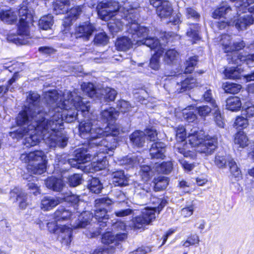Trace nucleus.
<instances>
[{"mask_svg": "<svg viewBox=\"0 0 254 254\" xmlns=\"http://www.w3.org/2000/svg\"><path fill=\"white\" fill-rule=\"evenodd\" d=\"M44 99L47 104V109L41 106L40 96L37 93L30 91L28 95V101L33 106L35 111H28V115L33 116L36 123L30 125L32 129L38 127V129L48 132L53 131L55 136L63 135L67 137L60 131L64 128L63 121L71 123L75 120L80 122L82 117L89 114V106L84 101L76 91H65L58 102L59 94L55 90L44 93Z\"/></svg>", "mask_w": 254, "mask_h": 254, "instance_id": "f257e3e1", "label": "nucleus"}, {"mask_svg": "<svg viewBox=\"0 0 254 254\" xmlns=\"http://www.w3.org/2000/svg\"><path fill=\"white\" fill-rule=\"evenodd\" d=\"M30 103L28 101V96L26 99V104L24 106L16 118L17 125L20 126L15 132H11V136L17 139L22 138L24 135H27L23 142L26 147H30L37 145L42 139L48 142L51 147L64 148L67 144L68 137L65 136H55L53 132L49 131L44 132L38 129V127L32 129L30 125L36 123V120L33 118V116L28 115V111H37L34 103L30 106Z\"/></svg>", "mask_w": 254, "mask_h": 254, "instance_id": "f03ea898", "label": "nucleus"}, {"mask_svg": "<svg viewBox=\"0 0 254 254\" xmlns=\"http://www.w3.org/2000/svg\"><path fill=\"white\" fill-rule=\"evenodd\" d=\"M186 128L183 126H179L176 130V138L178 142L175 146V152L182 154L185 157L194 158L195 152L189 149V145L196 147V151L206 155L211 154L217 147V139L215 137L204 135V131L199 130L194 127L189 132V144L186 141Z\"/></svg>", "mask_w": 254, "mask_h": 254, "instance_id": "7ed1b4c3", "label": "nucleus"}, {"mask_svg": "<svg viewBox=\"0 0 254 254\" xmlns=\"http://www.w3.org/2000/svg\"><path fill=\"white\" fill-rule=\"evenodd\" d=\"M87 116H88V114L82 117L78 122L80 136L87 139L91 147L94 144L104 146L105 148H101L100 150L102 149L103 151H106L107 153L111 154L110 151L112 152L117 146L118 141L116 136L118 134V131L117 129H113L112 132H110L113 135L110 136L108 130H104L103 128L100 127H94L91 121L88 119Z\"/></svg>", "mask_w": 254, "mask_h": 254, "instance_id": "20e7f679", "label": "nucleus"}, {"mask_svg": "<svg viewBox=\"0 0 254 254\" xmlns=\"http://www.w3.org/2000/svg\"><path fill=\"white\" fill-rule=\"evenodd\" d=\"M123 19H119L117 23L110 22L108 26L110 31L113 33L121 31L124 26H126L127 31L130 35L133 42L140 45L142 39H144L148 33L147 27L140 26L137 20L139 14L137 9L130 8L127 10L123 15Z\"/></svg>", "mask_w": 254, "mask_h": 254, "instance_id": "39448f33", "label": "nucleus"}, {"mask_svg": "<svg viewBox=\"0 0 254 254\" xmlns=\"http://www.w3.org/2000/svg\"><path fill=\"white\" fill-rule=\"evenodd\" d=\"M34 11L23 4L19 9V20L18 25L17 34H9L7 40L16 45H26L30 38L29 24L33 21Z\"/></svg>", "mask_w": 254, "mask_h": 254, "instance_id": "423d86ee", "label": "nucleus"}, {"mask_svg": "<svg viewBox=\"0 0 254 254\" xmlns=\"http://www.w3.org/2000/svg\"><path fill=\"white\" fill-rule=\"evenodd\" d=\"M94 214L90 211H83L80 213L75 223L72 225L74 229L85 228L91 222L93 223H97L99 228L102 230V228L107 225L109 218L107 211L95 208ZM102 233L101 230L99 232Z\"/></svg>", "mask_w": 254, "mask_h": 254, "instance_id": "0eeeda50", "label": "nucleus"}, {"mask_svg": "<svg viewBox=\"0 0 254 254\" xmlns=\"http://www.w3.org/2000/svg\"><path fill=\"white\" fill-rule=\"evenodd\" d=\"M227 61L229 63L237 64L236 67L227 68L224 70L225 76L230 79H240L243 69L239 65L245 64L249 67L254 66V54L242 55L235 53L232 55H227Z\"/></svg>", "mask_w": 254, "mask_h": 254, "instance_id": "6e6552de", "label": "nucleus"}, {"mask_svg": "<svg viewBox=\"0 0 254 254\" xmlns=\"http://www.w3.org/2000/svg\"><path fill=\"white\" fill-rule=\"evenodd\" d=\"M45 153L41 150H36L29 153L21 155V161L28 163L27 171L29 173L35 175H41L46 171Z\"/></svg>", "mask_w": 254, "mask_h": 254, "instance_id": "1a4fd4ad", "label": "nucleus"}, {"mask_svg": "<svg viewBox=\"0 0 254 254\" xmlns=\"http://www.w3.org/2000/svg\"><path fill=\"white\" fill-rule=\"evenodd\" d=\"M151 201L154 204V206L152 208L145 209L141 215L133 220L135 228L140 229L143 225L149 224L155 218V212L158 211L159 213L167 203L166 199L157 197L152 198Z\"/></svg>", "mask_w": 254, "mask_h": 254, "instance_id": "9d476101", "label": "nucleus"}, {"mask_svg": "<svg viewBox=\"0 0 254 254\" xmlns=\"http://www.w3.org/2000/svg\"><path fill=\"white\" fill-rule=\"evenodd\" d=\"M96 8L99 16L105 21L110 20L117 13L123 19L122 15L128 10L120 7L119 2L114 0H103L98 3Z\"/></svg>", "mask_w": 254, "mask_h": 254, "instance_id": "9b49d317", "label": "nucleus"}, {"mask_svg": "<svg viewBox=\"0 0 254 254\" xmlns=\"http://www.w3.org/2000/svg\"><path fill=\"white\" fill-rule=\"evenodd\" d=\"M69 0H56L53 3V12L56 14L67 13V16L75 20L81 14L83 5H79L69 9Z\"/></svg>", "mask_w": 254, "mask_h": 254, "instance_id": "f8f14e48", "label": "nucleus"}, {"mask_svg": "<svg viewBox=\"0 0 254 254\" xmlns=\"http://www.w3.org/2000/svg\"><path fill=\"white\" fill-rule=\"evenodd\" d=\"M91 147L89 142H88V146H84L82 147L76 149L74 151V157H76L80 163L82 164L89 162L91 160L92 157L95 158L98 156V152L104 153L106 151H103L100 150L101 148H105L104 146H99L97 144L92 145Z\"/></svg>", "mask_w": 254, "mask_h": 254, "instance_id": "ddd939ff", "label": "nucleus"}, {"mask_svg": "<svg viewBox=\"0 0 254 254\" xmlns=\"http://www.w3.org/2000/svg\"><path fill=\"white\" fill-rule=\"evenodd\" d=\"M56 221L47 223L48 230L51 233L59 234L58 240L64 246H68L71 241L72 230L71 228L65 226H59Z\"/></svg>", "mask_w": 254, "mask_h": 254, "instance_id": "4468645a", "label": "nucleus"}, {"mask_svg": "<svg viewBox=\"0 0 254 254\" xmlns=\"http://www.w3.org/2000/svg\"><path fill=\"white\" fill-rule=\"evenodd\" d=\"M119 116V112H118L115 108L113 107H110L109 109H105L102 111L100 113V118L101 121L107 123V127H106L104 130H106L109 131V133L111 132L113 129H117L118 131V134L119 131L118 129L115 128L112 123L114 122ZM110 136H112V133H109Z\"/></svg>", "mask_w": 254, "mask_h": 254, "instance_id": "2eb2a0df", "label": "nucleus"}, {"mask_svg": "<svg viewBox=\"0 0 254 254\" xmlns=\"http://www.w3.org/2000/svg\"><path fill=\"white\" fill-rule=\"evenodd\" d=\"M151 185L147 182L142 183H136L134 184V194L136 197L142 199L146 202L151 196Z\"/></svg>", "mask_w": 254, "mask_h": 254, "instance_id": "dca6fc26", "label": "nucleus"}, {"mask_svg": "<svg viewBox=\"0 0 254 254\" xmlns=\"http://www.w3.org/2000/svg\"><path fill=\"white\" fill-rule=\"evenodd\" d=\"M166 152V145L161 141H156L151 144L149 154L151 159L163 160Z\"/></svg>", "mask_w": 254, "mask_h": 254, "instance_id": "f3484780", "label": "nucleus"}, {"mask_svg": "<svg viewBox=\"0 0 254 254\" xmlns=\"http://www.w3.org/2000/svg\"><path fill=\"white\" fill-rule=\"evenodd\" d=\"M9 197L10 199H12L14 202H19V207L22 209H25L27 206V194L23 191L21 188L15 187L11 190L9 192Z\"/></svg>", "mask_w": 254, "mask_h": 254, "instance_id": "a211bd4d", "label": "nucleus"}, {"mask_svg": "<svg viewBox=\"0 0 254 254\" xmlns=\"http://www.w3.org/2000/svg\"><path fill=\"white\" fill-rule=\"evenodd\" d=\"M95 30L94 25L89 21L81 23L75 30L76 38H83L88 40Z\"/></svg>", "mask_w": 254, "mask_h": 254, "instance_id": "6ab92c4d", "label": "nucleus"}, {"mask_svg": "<svg viewBox=\"0 0 254 254\" xmlns=\"http://www.w3.org/2000/svg\"><path fill=\"white\" fill-rule=\"evenodd\" d=\"M99 91V95L97 98H99L101 103L105 104H107L110 102L114 101L117 95L116 90L108 87L101 89Z\"/></svg>", "mask_w": 254, "mask_h": 254, "instance_id": "aec40b11", "label": "nucleus"}, {"mask_svg": "<svg viewBox=\"0 0 254 254\" xmlns=\"http://www.w3.org/2000/svg\"><path fill=\"white\" fill-rule=\"evenodd\" d=\"M127 237L125 233L114 234L112 232L107 231L102 235V242L106 245L115 243L116 245L119 242L124 240Z\"/></svg>", "mask_w": 254, "mask_h": 254, "instance_id": "412c9836", "label": "nucleus"}, {"mask_svg": "<svg viewBox=\"0 0 254 254\" xmlns=\"http://www.w3.org/2000/svg\"><path fill=\"white\" fill-rule=\"evenodd\" d=\"M254 23V17L251 14L244 15L235 19L233 22L236 28L239 30H243Z\"/></svg>", "mask_w": 254, "mask_h": 254, "instance_id": "4be33fe9", "label": "nucleus"}, {"mask_svg": "<svg viewBox=\"0 0 254 254\" xmlns=\"http://www.w3.org/2000/svg\"><path fill=\"white\" fill-rule=\"evenodd\" d=\"M112 184L115 186L125 187L128 185V179L123 170H118L112 174Z\"/></svg>", "mask_w": 254, "mask_h": 254, "instance_id": "5701e85b", "label": "nucleus"}, {"mask_svg": "<svg viewBox=\"0 0 254 254\" xmlns=\"http://www.w3.org/2000/svg\"><path fill=\"white\" fill-rule=\"evenodd\" d=\"M146 138L145 133L140 130H136L129 136L131 142L133 145L138 147H141L143 146Z\"/></svg>", "mask_w": 254, "mask_h": 254, "instance_id": "b1692460", "label": "nucleus"}, {"mask_svg": "<svg viewBox=\"0 0 254 254\" xmlns=\"http://www.w3.org/2000/svg\"><path fill=\"white\" fill-rule=\"evenodd\" d=\"M45 185L49 189L55 191H61L64 187L62 179L52 176L45 181Z\"/></svg>", "mask_w": 254, "mask_h": 254, "instance_id": "393cba45", "label": "nucleus"}, {"mask_svg": "<svg viewBox=\"0 0 254 254\" xmlns=\"http://www.w3.org/2000/svg\"><path fill=\"white\" fill-rule=\"evenodd\" d=\"M61 203L60 196H45L41 200V208L44 210H49Z\"/></svg>", "mask_w": 254, "mask_h": 254, "instance_id": "a878e982", "label": "nucleus"}, {"mask_svg": "<svg viewBox=\"0 0 254 254\" xmlns=\"http://www.w3.org/2000/svg\"><path fill=\"white\" fill-rule=\"evenodd\" d=\"M156 12L161 18H167L171 16L173 12V8L170 2L164 1L163 4L156 7Z\"/></svg>", "mask_w": 254, "mask_h": 254, "instance_id": "bb28decb", "label": "nucleus"}, {"mask_svg": "<svg viewBox=\"0 0 254 254\" xmlns=\"http://www.w3.org/2000/svg\"><path fill=\"white\" fill-rule=\"evenodd\" d=\"M231 10V8L227 2L223 1L213 12L212 16L214 18H219L220 17H225L226 18V16Z\"/></svg>", "mask_w": 254, "mask_h": 254, "instance_id": "cd10ccee", "label": "nucleus"}, {"mask_svg": "<svg viewBox=\"0 0 254 254\" xmlns=\"http://www.w3.org/2000/svg\"><path fill=\"white\" fill-rule=\"evenodd\" d=\"M73 215L68 209L61 206L54 213V217L55 221H61L70 219Z\"/></svg>", "mask_w": 254, "mask_h": 254, "instance_id": "c85d7f7f", "label": "nucleus"}, {"mask_svg": "<svg viewBox=\"0 0 254 254\" xmlns=\"http://www.w3.org/2000/svg\"><path fill=\"white\" fill-rule=\"evenodd\" d=\"M131 38L123 36L118 38L116 42L115 46L118 50L126 51L129 50L133 44V40Z\"/></svg>", "mask_w": 254, "mask_h": 254, "instance_id": "c756f323", "label": "nucleus"}, {"mask_svg": "<svg viewBox=\"0 0 254 254\" xmlns=\"http://www.w3.org/2000/svg\"><path fill=\"white\" fill-rule=\"evenodd\" d=\"M222 44L223 46V49L225 52L231 53L230 55H232L236 53V51L242 50L246 46V44L244 41L241 40L236 41L233 44H231L230 43L228 44H224L222 43Z\"/></svg>", "mask_w": 254, "mask_h": 254, "instance_id": "7c9ffc66", "label": "nucleus"}, {"mask_svg": "<svg viewBox=\"0 0 254 254\" xmlns=\"http://www.w3.org/2000/svg\"><path fill=\"white\" fill-rule=\"evenodd\" d=\"M196 80L192 77H188L186 78L184 81L181 82V84L177 83L178 86L177 90L179 92H183L187 90L193 88L196 86Z\"/></svg>", "mask_w": 254, "mask_h": 254, "instance_id": "2f4dec72", "label": "nucleus"}, {"mask_svg": "<svg viewBox=\"0 0 254 254\" xmlns=\"http://www.w3.org/2000/svg\"><path fill=\"white\" fill-rule=\"evenodd\" d=\"M88 189L92 192L98 194L103 188V184L99 178L92 177L87 182Z\"/></svg>", "mask_w": 254, "mask_h": 254, "instance_id": "473e14b6", "label": "nucleus"}, {"mask_svg": "<svg viewBox=\"0 0 254 254\" xmlns=\"http://www.w3.org/2000/svg\"><path fill=\"white\" fill-rule=\"evenodd\" d=\"M199 30L200 26L198 24L195 23L190 24V27L188 29L187 35L190 39L192 43H195L196 41L200 39Z\"/></svg>", "mask_w": 254, "mask_h": 254, "instance_id": "72a5a7b5", "label": "nucleus"}, {"mask_svg": "<svg viewBox=\"0 0 254 254\" xmlns=\"http://www.w3.org/2000/svg\"><path fill=\"white\" fill-rule=\"evenodd\" d=\"M226 109L233 112L240 110L242 107L241 101L237 96L228 98L226 101Z\"/></svg>", "mask_w": 254, "mask_h": 254, "instance_id": "f704fd0d", "label": "nucleus"}, {"mask_svg": "<svg viewBox=\"0 0 254 254\" xmlns=\"http://www.w3.org/2000/svg\"><path fill=\"white\" fill-rule=\"evenodd\" d=\"M145 45L149 47L151 50H154L156 52L158 49L163 50L164 49L160 43L159 40L155 37H146L144 39H142L140 45Z\"/></svg>", "mask_w": 254, "mask_h": 254, "instance_id": "c9c22d12", "label": "nucleus"}, {"mask_svg": "<svg viewBox=\"0 0 254 254\" xmlns=\"http://www.w3.org/2000/svg\"><path fill=\"white\" fill-rule=\"evenodd\" d=\"M17 15L15 12L11 10H0V20L9 24H12L16 22Z\"/></svg>", "mask_w": 254, "mask_h": 254, "instance_id": "e433bc0d", "label": "nucleus"}, {"mask_svg": "<svg viewBox=\"0 0 254 254\" xmlns=\"http://www.w3.org/2000/svg\"><path fill=\"white\" fill-rule=\"evenodd\" d=\"M83 92L90 98H97L100 89H96L94 84L90 82L83 83L81 85Z\"/></svg>", "mask_w": 254, "mask_h": 254, "instance_id": "4c0bfd02", "label": "nucleus"}, {"mask_svg": "<svg viewBox=\"0 0 254 254\" xmlns=\"http://www.w3.org/2000/svg\"><path fill=\"white\" fill-rule=\"evenodd\" d=\"M114 150L115 149H114L112 151V152H111V151H110V153H111V154H109V155H110V156L112 155ZM100 152H98V157H101L100 160H99L98 159L96 160V157L93 158L95 159V160L96 161V162H94L92 164V167L94 168L95 171H99V170L104 169V168H105V167L107 164V160L106 159V157L103 156L102 155V154H105V153L107 154V153L105 152L104 153L102 152L101 154H100Z\"/></svg>", "mask_w": 254, "mask_h": 254, "instance_id": "58836bf2", "label": "nucleus"}, {"mask_svg": "<svg viewBox=\"0 0 254 254\" xmlns=\"http://www.w3.org/2000/svg\"><path fill=\"white\" fill-rule=\"evenodd\" d=\"M60 199L61 202L63 201L67 202L77 206V204L79 202L80 199L78 195L72 194L70 191L64 192L61 194Z\"/></svg>", "mask_w": 254, "mask_h": 254, "instance_id": "ea45409f", "label": "nucleus"}, {"mask_svg": "<svg viewBox=\"0 0 254 254\" xmlns=\"http://www.w3.org/2000/svg\"><path fill=\"white\" fill-rule=\"evenodd\" d=\"M113 201L108 197H101L95 200V208L107 211L110 210Z\"/></svg>", "mask_w": 254, "mask_h": 254, "instance_id": "a19ab883", "label": "nucleus"}, {"mask_svg": "<svg viewBox=\"0 0 254 254\" xmlns=\"http://www.w3.org/2000/svg\"><path fill=\"white\" fill-rule=\"evenodd\" d=\"M179 56L177 51L174 49L168 50L164 56V62L166 64L171 65L175 64Z\"/></svg>", "mask_w": 254, "mask_h": 254, "instance_id": "79ce46f5", "label": "nucleus"}, {"mask_svg": "<svg viewBox=\"0 0 254 254\" xmlns=\"http://www.w3.org/2000/svg\"><path fill=\"white\" fill-rule=\"evenodd\" d=\"M232 157L230 155L217 154L215 158V164L220 168H226Z\"/></svg>", "mask_w": 254, "mask_h": 254, "instance_id": "37998d69", "label": "nucleus"}, {"mask_svg": "<svg viewBox=\"0 0 254 254\" xmlns=\"http://www.w3.org/2000/svg\"><path fill=\"white\" fill-rule=\"evenodd\" d=\"M53 23V16L51 14L43 16L39 21V27L45 30L51 29Z\"/></svg>", "mask_w": 254, "mask_h": 254, "instance_id": "c03bdc74", "label": "nucleus"}, {"mask_svg": "<svg viewBox=\"0 0 254 254\" xmlns=\"http://www.w3.org/2000/svg\"><path fill=\"white\" fill-rule=\"evenodd\" d=\"M233 1H236L235 7L237 8V12H246L248 10L250 4L254 3V0H230Z\"/></svg>", "mask_w": 254, "mask_h": 254, "instance_id": "a18cd8bd", "label": "nucleus"}, {"mask_svg": "<svg viewBox=\"0 0 254 254\" xmlns=\"http://www.w3.org/2000/svg\"><path fill=\"white\" fill-rule=\"evenodd\" d=\"M19 77V75L18 73L17 72H15L11 78L8 80L6 86H0V96H1L3 94L6 93L8 90L12 92L14 90V88L11 87V86L15 82Z\"/></svg>", "mask_w": 254, "mask_h": 254, "instance_id": "49530a36", "label": "nucleus"}, {"mask_svg": "<svg viewBox=\"0 0 254 254\" xmlns=\"http://www.w3.org/2000/svg\"><path fill=\"white\" fill-rule=\"evenodd\" d=\"M163 50L159 49L154 53L150 60L149 65L151 68L158 70L160 67V58L162 55Z\"/></svg>", "mask_w": 254, "mask_h": 254, "instance_id": "de8ad7c7", "label": "nucleus"}, {"mask_svg": "<svg viewBox=\"0 0 254 254\" xmlns=\"http://www.w3.org/2000/svg\"><path fill=\"white\" fill-rule=\"evenodd\" d=\"M153 183L154 191H159L164 190L167 188L168 185V181L167 178L160 177L157 179H155Z\"/></svg>", "mask_w": 254, "mask_h": 254, "instance_id": "09e8293b", "label": "nucleus"}, {"mask_svg": "<svg viewBox=\"0 0 254 254\" xmlns=\"http://www.w3.org/2000/svg\"><path fill=\"white\" fill-rule=\"evenodd\" d=\"M173 169V164L171 162H163L161 164L155 163V169L158 173L168 174Z\"/></svg>", "mask_w": 254, "mask_h": 254, "instance_id": "8fccbe9b", "label": "nucleus"}, {"mask_svg": "<svg viewBox=\"0 0 254 254\" xmlns=\"http://www.w3.org/2000/svg\"><path fill=\"white\" fill-rule=\"evenodd\" d=\"M234 142L239 147L244 148L248 145V138L243 131H239L235 134Z\"/></svg>", "mask_w": 254, "mask_h": 254, "instance_id": "3c124183", "label": "nucleus"}, {"mask_svg": "<svg viewBox=\"0 0 254 254\" xmlns=\"http://www.w3.org/2000/svg\"><path fill=\"white\" fill-rule=\"evenodd\" d=\"M197 62V56H194L189 58L186 62L185 73H190L192 72L193 71L194 67L196 65Z\"/></svg>", "mask_w": 254, "mask_h": 254, "instance_id": "603ef678", "label": "nucleus"}, {"mask_svg": "<svg viewBox=\"0 0 254 254\" xmlns=\"http://www.w3.org/2000/svg\"><path fill=\"white\" fill-rule=\"evenodd\" d=\"M241 88L240 84L232 82H228L223 85L224 90L226 92L234 94L238 93Z\"/></svg>", "mask_w": 254, "mask_h": 254, "instance_id": "864d4df0", "label": "nucleus"}, {"mask_svg": "<svg viewBox=\"0 0 254 254\" xmlns=\"http://www.w3.org/2000/svg\"><path fill=\"white\" fill-rule=\"evenodd\" d=\"M140 175L142 179L145 182L153 175V171L149 166L144 165L141 167Z\"/></svg>", "mask_w": 254, "mask_h": 254, "instance_id": "5fc2aeb1", "label": "nucleus"}, {"mask_svg": "<svg viewBox=\"0 0 254 254\" xmlns=\"http://www.w3.org/2000/svg\"><path fill=\"white\" fill-rule=\"evenodd\" d=\"M35 177H34L32 176L31 175H30L29 177H26L25 176L23 177V178L26 180H28V183L27 184V186L28 187V189L30 190L35 195H37L38 194H40V189L39 186L37 184H35V183H33L31 181H34V178Z\"/></svg>", "mask_w": 254, "mask_h": 254, "instance_id": "6e6d98bb", "label": "nucleus"}, {"mask_svg": "<svg viewBox=\"0 0 254 254\" xmlns=\"http://www.w3.org/2000/svg\"><path fill=\"white\" fill-rule=\"evenodd\" d=\"M68 181L70 186L76 187L81 184L83 181L82 176L80 174H74L69 177Z\"/></svg>", "mask_w": 254, "mask_h": 254, "instance_id": "4d7b16f0", "label": "nucleus"}, {"mask_svg": "<svg viewBox=\"0 0 254 254\" xmlns=\"http://www.w3.org/2000/svg\"><path fill=\"white\" fill-rule=\"evenodd\" d=\"M108 37L105 32H101L95 36L94 42L96 45H105L108 43Z\"/></svg>", "mask_w": 254, "mask_h": 254, "instance_id": "13d9d810", "label": "nucleus"}, {"mask_svg": "<svg viewBox=\"0 0 254 254\" xmlns=\"http://www.w3.org/2000/svg\"><path fill=\"white\" fill-rule=\"evenodd\" d=\"M185 14L188 19H192L196 21H198L200 17L199 13L192 7L186 8Z\"/></svg>", "mask_w": 254, "mask_h": 254, "instance_id": "bf43d9fd", "label": "nucleus"}, {"mask_svg": "<svg viewBox=\"0 0 254 254\" xmlns=\"http://www.w3.org/2000/svg\"><path fill=\"white\" fill-rule=\"evenodd\" d=\"M228 165L231 174L235 177H239L241 175V171L240 168L238 167L236 162L232 157L229 161Z\"/></svg>", "mask_w": 254, "mask_h": 254, "instance_id": "052dcab7", "label": "nucleus"}, {"mask_svg": "<svg viewBox=\"0 0 254 254\" xmlns=\"http://www.w3.org/2000/svg\"><path fill=\"white\" fill-rule=\"evenodd\" d=\"M202 99L205 102L210 104L214 109L217 108V105L215 100L212 98L211 90L210 89L207 90L202 95Z\"/></svg>", "mask_w": 254, "mask_h": 254, "instance_id": "680f3d73", "label": "nucleus"}, {"mask_svg": "<svg viewBox=\"0 0 254 254\" xmlns=\"http://www.w3.org/2000/svg\"><path fill=\"white\" fill-rule=\"evenodd\" d=\"M146 135L150 141L154 142L157 139L156 129L153 127H147L146 130Z\"/></svg>", "mask_w": 254, "mask_h": 254, "instance_id": "e2e57ef3", "label": "nucleus"}, {"mask_svg": "<svg viewBox=\"0 0 254 254\" xmlns=\"http://www.w3.org/2000/svg\"><path fill=\"white\" fill-rule=\"evenodd\" d=\"M248 124V120L246 118L238 117L234 122V127L237 128L239 127L243 128L246 127Z\"/></svg>", "mask_w": 254, "mask_h": 254, "instance_id": "0e129e2a", "label": "nucleus"}, {"mask_svg": "<svg viewBox=\"0 0 254 254\" xmlns=\"http://www.w3.org/2000/svg\"><path fill=\"white\" fill-rule=\"evenodd\" d=\"M211 108L207 105L200 106L196 108V111L199 115L205 117L211 112Z\"/></svg>", "mask_w": 254, "mask_h": 254, "instance_id": "69168bd1", "label": "nucleus"}, {"mask_svg": "<svg viewBox=\"0 0 254 254\" xmlns=\"http://www.w3.org/2000/svg\"><path fill=\"white\" fill-rule=\"evenodd\" d=\"M199 241L198 236L196 235H192L188 238L187 240L184 243L183 246L189 247L190 246L198 244Z\"/></svg>", "mask_w": 254, "mask_h": 254, "instance_id": "338daca9", "label": "nucleus"}, {"mask_svg": "<svg viewBox=\"0 0 254 254\" xmlns=\"http://www.w3.org/2000/svg\"><path fill=\"white\" fill-rule=\"evenodd\" d=\"M123 162L125 164L133 167L138 163V160L135 155H127L123 159Z\"/></svg>", "mask_w": 254, "mask_h": 254, "instance_id": "774afa93", "label": "nucleus"}]
</instances>
